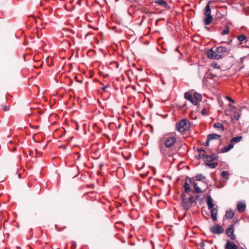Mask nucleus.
<instances>
[{"label":"nucleus","instance_id":"41","mask_svg":"<svg viewBox=\"0 0 249 249\" xmlns=\"http://www.w3.org/2000/svg\"><path fill=\"white\" fill-rule=\"evenodd\" d=\"M201 249H204V248H201Z\"/></svg>","mask_w":249,"mask_h":249},{"label":"nucleus","instance_id":"19","mask_svg":"<svg viewBox=\"0 0 249 249\" xmlns=\"http://www.w3.org/2000/svg\"><path fill=\"white\" fill-rule=\"evenodd\" d=\"M213 127L214 128L220 129H221L222 131H224V130L223 125L219 122L214 123L213 124Z\"/></svg>","mask_w":249,"mask_h":249},{"label":"nucleus","instance_id":"32","mask_svg":"<svg viewBox=\"0 0 249 249\" xmlns=\"http://www.w3.org/2000/svg\"><path fill=\"white\" fill-rule=\"evenodd\" d=\"M226 98L230 102L232 103H234V101L231 98V97H229V96H226Z\"/></svg>","mask_w":249,"mask_h":249},{"label":"nucleus","instance_id":"30","mask_svg":"<svg viewBox=\"0 0 249 249\" xmlns=\"http://www.w3.org/2000/svg\"><path fill=\"white\" fill-rule=\"evenodd\" d=\"M206 155L205 153L200 152L199 153L198 156L199 159H204L205 158H206Z\"/></svg>","mask_w":249,"mask_h":249},{"label":"nucleus","instance_id":"33","mask_svg":"<svg viewBox=\"0 0 249 249\" xmlns=\"http://www.w3.org/2000/svg\"><path fill=\"white\" fill-rule=\"evenodd\" d=\"M197 150L200 152L205 153V151L202 148H197Z\"/></svg>","mask_w":249,"mask_h":249},{"label":"nucleus","instance_id":"10","mask_svg":"<svg viewBox=\"0 0 249 249\" xmlns=\"http://www.w3.org/2000/svg\"><path fill=\"white\" fill-rule=\"evenodd\" d=\"M226 233L228 236L231 237V238L232 240H234L235 239V235L234 234V229L233 226H231V227L227 229L226 230Z\"/></svg>","mask_w":249,"mask_h":249},{"label":"nucleus","instance_id":"27","mask_svg":"<svg viewBox=\"0 0 249 249\" xmlns=\"http://www.w3.org/2000/svg\"><path fill=\"white\" fill-rule=\"evenodd\" d=\"M194 98L195 99L196 101H201L202 99V96L200 94L198 93H195Z\"/></svg>","mask_w":249,"mask_h":249},{"label":"nucleus","instance_id":"14","mask_svg":"<svg viewBox=\"0 0 249 249\" xmlns=\"http://www.w3.org/2000/svg\"><path fill=\"white\" fill-rule=\"evenodd\" d=\"M233 147V144L232 142H230L227 146L224 147L222 150V152L225 153L230 151Z\"/></svg>","mask_w":249,"mask_h":249},{"label":"nucleus","instance_id":"13","mask_svg":"<svg viewBox=\"0 0 249 249\" xmlns=\"http://www.w3.org/2000/svg\"><path fill=\"white\" fill-rule=\"evenodd\" d=\"M237 210L239 212H243L246 210V205L243 203L239 202L237 204Z\"/></svg>","mask_w":249,"mask_h":249},{"label":"nucleus","instance_id":"28","mask_svg":"<svg viewBox=\"0 0 249 249\" xmlns=\"http://www.w3.org/2000/svg\"><path fill=\"white\" fill-rule=\"evenodd\" d=\"M230 31V27L228 26H227L226 27V28L225 30H224L221 33V35H225L228 34L229 33Z\"/></svg>","mask_w":249,"mask_h":249},{"label":"nucleus","instance_id":"39","mask_svg":"<svg viewBox=\"0 0 249 249\" xmlns=\"http://www.w3.org/2000/svg\"><path fill=\"white\" fill-rule=\"evenodd\" d=\"M107 88V86L104 87L103 88V89H104V90H106V89Z\"/></svg>","mask_w":249,"mask_h":249},{"label":"nucleus","instance_id":"9","mask_svg":"<svg viewBox=\"0 0 249 249\" xmlns=\"http://www.w3.org/2000/svg\"><path fill=\"white\" fill-rule=\"evenodd\" d=\"M237 246L233 242L227 240L225 246V249H237Z\"/></svg>","mask_w":249,"mask_h":249},{"label":"nucleus","instance_id":"12","mask_svg":"<svg viewBox=\"0 0 249 249\" xmlns=\"http://www.w3.org/2000/svg\"><path fill=\"white\" fill-rule=\"evenodd\" d=\"M220 137L221 136L220 135L215 133L211 134L208 136V141H210L212 140H218Z\"/></svg>","mask_w":249,"mask_h":249},{"label":"nucleus","instance_id":"23","mask_svg":"<svg viewBox=\"0 0 249 249\" xmlns=\"http://www.w3.org/2000/svg\"><path fill=\"white\" fill-rule=\"evenodd\" d=\"M184 190H185V192L186 193H189L190 192L191 190H190V185L187 182H185L184 183Z\"/></svg>","mask_w":249,"mask_h":249},{"label":"nucleus","instance_id":"42","mask_svg":"<svg viewBox=\"0 0 249 249\" xmlns=\"http://www.w3.org/2000/svg\"><path fill=\"white\" fill-rule=\"evenodd\" d=\"M242 249H244L242 248Z\"/></svg>","mask_w":249,"mask_h":249},{"label":"nucleus","instance_id":"25","mask_svg":"<svg viewBox=\"0 0 249 249\" xmlns=\"http://www.w3.org/2000/svg\"><path fill=\"white\" fill-rule=\"evenodd\" d=\"M242 139V136H237V137H235L234 138H233L231 141V142L232 143V142H239L240 141H241V140Z\"/></svg>","mask_w":249,"mask_h":249},{"label":"nucleus","instance_id":"37","mask_svg":"<svg viewBox=\"0 0 249 249\" xmlns=\"http://www.w3.org/2000/svg\"><path fill=\"white\" fill-rule=\"evenodd\" d=\"M209 141H208V138L207 141L205 145L207 146H209Z\"/></svg>","mask_w":249,"mask_h":249},{"label":"nucleus","instance_id":"29","mask_svg":"<svg viewBox=\"0 0 249 249\" xmlns=\"http://www.w3.org/2000/svg\"><path fill=\"white\" fill-rule=\"evenodd\" d=\"M229 173L227 171H223L221 172V176L226 179L228 178Z\"/></svg>","mask_w":249,"mask_h":249},{"label":"nucleus","instance_id":"15","mask_svg":"<svg viewBox=\"0 0 249 249\" xmlns=\"http://www.w3.org/2000/svg\"><path fill=\"white\" fill-rule=\"evenodd\" d=\"M211 14V10L210 8L209 3H208L205 7L204 15L206 16H212Z\"/></svg>","mask_w":249,"mask_h":249},{"label":"nucleus","instance_id":"11","mask_svg":"<svg viewBox=\"0 0 249 249\" xmlns=\"http://www.w3.org/2000/svg\"><path fill=\"white\" fill-rule=\"evenodd\" d=\"M217 158L218 157L216 155L214 154H212L211 155H206L205 159L208 162H209L216 160Z\"/></svg>","mask_w":249,"mask_h":249},{"label":"nucleus","instance_id":"5","mask_svg":"<svg viewBox=\"0 0 249 249\" xmlns=\"http://www.w3.org/2000/svg\"><path fill=\"white\" fill-rule=\"evenodd\" d=\"M207 57L209 59L218 60L220 59V56L216 53V51H213V48L209 50L207 52Z\"/></svg>","mask_w":249,"mask_h":249},{"label":"nucleus","instance_id":"21","mask_svg":"<svg viewBox=\"0 0 249 249\" xmlns=\"http://www.w3.org/2000/svg\"><path fill=\"white\" fill-rule=\"evenodd\" d=\"M196 178L197 181H204L206 179V177L202 174L197 175L196 176Z\"/></svg>","mask_w":249,"mask_h":249},{"label":"nucleus","instance_id":"6","mask_svg":"<svg viewBox=\"0 0 249 249\" xmlns=\"http://www.w3.org/2000/svg\"><path fill=\"white\" fill-rule=\"evenodd\" d=\"M181 196L183 200V206L186 209H188L192 203H191L189 198L185 197V195L184 194H182Z\"/></svg>","mask_w":249,"mask_h":249},{"label":"nucleus","instance_id":"34","mask_svg":"<svg viewBox=\"0 0 249 249\" xmlns=\"http://www.w3.org/2000/svg\"><path fill=\"white\" fill-rule=\"evenodd\" d=\"M201 113L203 115H206L207 114V111H206V110L205 109V108H203L202 110H201Z\"/></svg>","mask_w":249,"mask_h":249},{"label":"nucleus","instance_id":"24","mask_svg":"<svg viewBox=\"0 0 249 249\" xmlns=\"http://www.w3.org/2000/svg\"><path fill=\"white\" fill-rule=\"evenodd\" d=\"M218 165V163L217 162H213V163H209V162H207L206 163V165L210 167L211 168H215L217 165Z\"/></svg>","mask_w":249,"mask_h":249},{"label":"nucleus","instance_id":"35","mask_svg":"<svg viewBox=\"0 0 249 249\" xmlns=\"http://www.w3.org/2000/svg\"><path fill=\"white\" fill-rule=\"evenodd\" d=\"M2 109L3 111H6L9 110V108H7L6 106H4L2 107Z\"/></svg>","mask_w":249,"mask_h":249},{"label":"nucleus","instance_id":"38","mask_svg":"<svg viewBox=\"0 0 249 249\" xmlns=\"http://www.w3.org/2000/svg\"><path fill=\"white\" fill-rule=\"evenodd\" d=\"M205 28L208 31H210V28L209 27H207V26H205Z\"/></svg>","mask_w":249,"mask_h":249},{"label":"nucleus","instance_id":"17","mask_svg":"<svg viewBox=\"0 0 249 249\" xmlns=\"http://www.w3.org/2000/svg\"><path fill=\"white\" fill-rule=\"evenodd\" d=\"M234 215V213L232 210H230L226 211L225 216L227 218H231Z\"/></svg>","mask_w":249,"mask_h":249},{"label":"nucleus","instance_id":"7","mask_svg":"<svg viewBox=\"0 0 249 249\" xmlns=\"http://www.w3.org/2000/svg\"><path fill=\"white\" fill-rule=\"evenodd\" d=\"M184 98L189 101L193 105H196L197 102L193 97L192 95L189 92H185L184 94Z\"/></svg>","mask_w":249,"mask_h":249},{"label":"nucleus","instance_id":"36","mask_svg":"<svg viewBox=\"0 0 249 249\" xmlns=\"http://www.w3.org/2000/svg\"><path fill=\"white\" fill-rule=\"evenodd\" d=\"M200 246L201 248H203L204 247L205 244L204 243L201 242L200 243Z\"/></svg>","mask_w":249,"mask_h":249},{"label":"nucleus","instance_id":"1","mask_svg":"<svg viewBox=\"0 0 249 249\" xmlns=\"http://www.w3.org/2000/svg\"><path fill=\"white\" fill-rule=\"evenodd\" d=\"M177 142V139L175 137H171L168 138L165 142V147L161 146L160 147V152L163 156H167L169 157L173 156L174 154V152H170L168 150V148L171 147L174 143Z\"/></svg>","mask_w":249,"mask_h":249},{"label":"nucleus","instance_id":"2","mask_svg":"<svg viewBox=\"0 0 249 249\" xmlns=\"http://www.w3.org/2000/svg\"><path fill=\"white\" fill-rule=\"evenodd\" d=\"M207 204L209 210H211V216L212 219L214 221L217 220V215L218 213V210L217 208H213V202L212 198L208 196L207 197Z\"/></svg>","mask_w":249,"mask_h":249},{"label":"nucleus","instance_id":"18","mask_svg":"<svg viewBox=\"0 0 249 249\" xmlns=\"http://www.w3.org/2000/svg\"><path fill=\"white\" fill-rule=\"evenodd\" d=\"M213 20V17L212 16H207V18H205L204 20V24L206 25H209L211 23Z\"/></svg>","mask_w":249,"mask_h":249},{"label":"nucleus","instance_id":"8","mask_svg":"<svg viewBox=\"0 0 249 249\" xmlns=\"http://www.w3.org/2000/svg\"><path fill=\"white\" fill-rule=\"evenodd\" d=\"M215 51L216 53L220 56V59L223 57V54L227 52V49L225 47H218L216 48Z\"/></svg>","mask_w":249,"mask_h":249},{"label":"nucleus","instance_id":"3","mask_svg":"<svg viewBox=\"0 0 249 249\" xmlns=\"http://www.w3.org/2000/svg\"><path fill=\"white\" fill-rule=\"evenodd\" d=\"M176 127L178 131L183 133L188 130L190 127L189 121L187 119H183L177 124Z\"/></svg>","mask_w":249,"mask_h":249},{"label":"nucleus","instance_id":"40","mask_svg":"<svg viewBox=\"0 0 249 249\" xmlns=\"http://www.w3.org/2000/svg\"><path fill=\"white\" fill-rule=\"evenodd\" d=\"M18 177L20 178V174H18Z\"/></svg>","mask_w":249,"mask_h":249},{"label":"nucleus","instance_id":"31","mask_svg":"<svg viewBox=\"0 0 249 249\" xmlns=\"http://www.w3.org/2000/svg\"><path fill=\"white\" fill-rule=\"evenodd\" d=\"M189 199L191 202V203L192 204L196 199L193 196H191L190 197H189Z\"/></svg>","mask_w":249,"mask_h":249},{"label":"nucleus","instance_id":"26","mask_svg":"<svg viewBox=\"0 0 249 249\" xmlns=\"http://www.w3.org/2000/svg\"><path fill=\"white\" fill-rule=\"evenodd\" d=\"M193 185L195 188V193H197L198 194L202 192L200 188L197 186L196 183L194 182Z\"/></svg>","mask_w":249,"mask_h":249},{"label":"nucleus","instance_id":"4","mask_svg":"<svg viewBox=\"0 0 249 249\" xmlns=\"http://www.w3.org/2000/svg\"><path fill=\"white\" fill-rule=\"evenodd\" d=\"M210 231L213 234H220L224 232V229L221 226L215 224L210 227Z\"/></svg>","mask_w":249,"mask_h":249},{"label":"nucleus","instance_id":"20","mask_svg":"<svg viewBox=\"0 0 249 249\" xmlns=\"http://www.w3.org/2000/svg\"><path fill=\"white\" fill-rule=\"evenodd\" d=\"M237 38L241 43L243 42H246L247 41V37L245 35H240L237 37Z\"/></svg>","mask_w":249,"mask_h":249},{"label":"nucleus","instance_id":"16","mask_svg":"<svg viewBox=\"0 0 249 249\" xmlns=\"http://www.w3.org/2000/svg\"><path fill=\"white\" fill-rule=\"evenodd\" d=\"M155 2L160 5L163 6L165 8H166L168 6L167 2L163 0H155Z\"/></svg>","mask_w":249,"mask_h":249},{"label":"nucleus","instance_id":"22","mask_svg":"<svg viewBox=\"0 0 249 249\" xmlns=\"http://www.w3.org/2000/svg\"><path fill=\"white\" fill-rule=\"evenodd\" d=\"M241 116V111H234L233 113V117L236 120H238Z\"/></svg>","mask_w":249,"mask_h":249}]
</instances>
